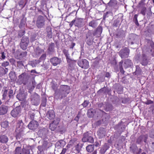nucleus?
Masks as SVG:
<instances>
[{"instance_id":"f257e3e1","label":"nucleus","mask_w":154,"mask_h":154,"mask_svg":"<svg viewBox=\"0 0 154 154\" xmlns=\"http://www.w3.org/2000/svg\"><path fill=\"white\" fill-rule=\"evenodd\" d=\"M70 89L69 86L68 85H61L60 89L55 91V97L57 98L61 99L66 97L69 93Z\"/></svg>"},{"instance_id":"f03ea898","label":"nucleus","mask_w":154,"mask_h":154,"mask_svg":"<svg viewBox=\"0 0 154 154\" xmlns=\"http://www.w3.org/2000/svg\"><path fill=\"white\" fill-rule=\"evenodd\" d=\"M134 58L135 60L139 61L143 66H147L150 63V59L145 53H143L141 55L139 53H137L135 55Z\"/></svg>"},{"instance_id":"7ed1b4c3","label":"nucleus","mask_w":154,"mask_h":154,"mask_svg":"<svg viewBox=\"0 0 154 154\" xmlns=\"http://www.w3.org/2000/svg\"><path fill=\"white\" fill-rule=\"evenodd\" d=\"M18 77L17 82L19 84L21 85L23 84V85H25L28 82L29 76L27 73L24 72L19 75Z\"/></svg>"},{"instance_id":"20e7f679","label":"nucleus","mask_w":154,"mask_h":154,"mask_svg":"<svg viewBox=\"0 0 154 154\" xmlns=\"http://www.w3.org/2000/svg\"><path fill=\"white\" fill-rule=\"evenodd\" d=\"M3 100H6L7 101L11 99H13L14 93H13V91L12 90H10L9 91L8 90L5 89L2 91Z\"/></svg>"},{"instance_id":"39448f33","label":"nucleus","mask_w":154,"mask_h":154,"mask_svg":"<svg viewBox=\"0 0 154 154\" xmlns=\"http://www.w3.org/2000/svg\"><path fill=\"white\" fill-rule=\"evenodd\" d=\"M30 100L31 104L33 105L37 106L40 103V97L38 94L34 92L31 94Z\"/></svg>"},{"instance_id":"423d86ee","label":"nucleus","mask_w":154,"mask_h":154,"mask_svg":"<svg viewBox=\"0 0 154 154\" xmlns=\"http://www.w3.org/2000/svg\"><path fill=\"white\" fill-rule=\"evenodd\" d=\"M45 19L43 16H38L35 25L38 28H44L45 26Z\"/></svg>"},{"instance_id":"0eeeda50","label":"nucleus","mask_w":154,"mask_h":154,"mask_svg":"<svg viewBox=\"0 0 154 154\" xmlns=\"http://www.w3.org/2000/svg\"><path fill=\"white\" fill-rule=\"evenodd\" d=\"M29 42L28 37L26 36H23L21 39L20 44L21 48L23 50H26Z\"/></svg>"},{"instance_id":"6e6552de","label":"nucleus","mask_w":154,"mask_h":154,"mask_svg":"<svg viewBox=\"0 0 154 154\" xmlns=\"http://www.w3.org/2000/svg\"><path fill=\"white\" fill-rule=\"evenodd\" d=\"M74 24L75 26L78 28H81L83 26V19L78 18L75 20H73L69 23V25L70 27Z\"/></svg>"},{"instance_id":"1a4fd4ad","label":"nucleus","mask_w":154,"mask_h":154,"mask_svg":"<svg viewBox=\"0 0 154 154\" xmlns=\"http://www.w3.org/2000/svg\"><path fill=\"white\" fill-rule=\"evenodd\" d=\"M82 140L83 142H88L90 143H93L94 142L93 137L88 132H87L83 134Z\"/></svg>"},{"instance_id":"9d476101","label":"nucleus","mask_w":154,"mask_h":154,"mask_svg":"<svg viewBox=\"0 0 154 154\" xmlns=\"http://www.w3.org/2000/svg\"><path fill=\"white\" fill-rule=\"evenodd\" d=\"M148 139L147 134H141L140 135L137 139L136 143L137 144H140L143 142L146 143H147V140Z\"/></svg>"},{"instance_id":"9b49d317","label":"nucleus","mask_w":154,"mask_h":154,"mask_svg":"<svg viewBox=\"0 0 154 154\" xmlns=\"http://www.w3.org/2000/svg\"><path fill=\"white\" fill-rule=\"evenodd\" d=\"M129 52V50L127 48H125L121 49L119 54L122 58H125L128 57Z\"/></svg>"},{"instance_id":"f8f14e48","label":"nucleus","mask_w":154,"mask_h":154,"mask_svg":"<svg viewBox=\"0 0 154 154\" xmlns=\"http://www.w3.org/2000/svg\"><path fill=\"white\" fill-rule=\"evenodd\" d=\"M49 61L52 65L54 66L60 65L62 62L61 58L57 57H54L51 58L50 59Z\"/></svg>"},{"instance_id":"ddd939ff","label":"nucleus","mask_w":154,"mask_h":154,"mask_svg":"<svg viewBox=\"0 0 154 154\" xmlns=\"http://www.w3.org/2000/svg\"><path fill=\"white\" fill-rule=\"evenodd\" d=\"M48 133V131L47 129L43 128L39 129L37 133L39 137L42 139H45L46 138Z\"/></svg>"},{"instance_id":"4468645a","label":"nucleus","mask_w":154,"mask_h":154,"mask_svg":"<svg viewBox=\"0 0 154 154\" xmlns=\"http://www.w3.org/2000/svg\"><path fill=\"white\" fill-rule=\"evenodd\" d=\"M63 52L66 57L67 63H69V65L73 63V62H76V61L75 60L72 59L70 58L68 50L64 49H63Z\"/></svg>"},{"instance_id":"2eb2a0df","label":"nucleus","mask_w":154,"mask_h":154,"mask_svg":"<svg viewBox=\"0 0 154 154\" xmlns=\"http://www.w3.org/2000/svg\"><path fill=\"white\" fill-rule=\"evenodd\" d=\"M21 111V106H17L11 111V114L13 117H16L20 114Z\"/></svg>"},{"instance_id":"dca6fc26","label":"nucleus","mask_w":154,"mask_h":154,"mask_svg":"<svg viewBox=\"0 0 154 154\" xmlns=\"http://www.w3.org/2000/svg\"><path fill=\"white\" fill-rule=\"evenodd\" d=\"M78 64L79 66L84 69L88 68L89 66L88 62L86 59L83 60L78 62Z\"/></svg>"},{"instance_id":"f3484780","label":"nucleus","mask_w":154,"mask_h":154,"mask_svg":"<svg viewBox=\"0 0 154 154\" xmlns=\"http://www.w3.org/2000/svg\"><path fill=\"white\" fill-rule=\"evenodd\" d=\"M10 107L4 105H2L0 106V115H4L7 113Z\"/></svg>"},{"instance_id":"a211bd4d","label":"nucleus","mask_w":154,"mask_h":154,"mask_svg":"<svg viewBox=\"0 0 154 154\" xmlns=\"http://www.w3.org/2000/svg\"><path fill=\"white\" fill-rule=\"evenodd\" d=\"M111 91V89L110 88H109L105 87L101 88L97 92L98 94L100 95L101 94L103 93L105 94H108L109 95H110V92Z\"/></svg>"},{"instance_id":"6ab92c4d","label":"nucleus","mask_w":154,"mask_h":154,"mask_svg":"<svg viewBox=\"0 0 154 154\" xmlns=\"http://www.w3.org/2000/svg\"><path fill=\"white\" fill-rule=\"evenodd\" d=\"M54 47L55 44L54 43L51 42L49 44L47 49V53L48 54L51 55L55 52Z\"/></svg>"},{"instance_id":"aec40b11","label":"nucleus","mask_w":154,"mask_h":154,"mask_svg":"<svg viewBox=\"0 0 154 154\" xmlns=\"http://www.w3.org/2000/svg\"><path fill=\"white\" fill-rule=\"evenodd\" d=\"M21 117L20 120H18L17 123V128L19 129V131L21 130H23L24 127L23 121H25L26 118L25 116H22Z\"/></svg>"},{"instance_id":"412c9836","label":"nucleus","mask_w":154,"mask_h":154,"mask_svg":"<svg viewBox=\"0 0 154 154\" xmlns=\"http://www.w3.org/2000/svg\"><path fill=\"white\" fill-rule=\"evenodd\" d=\"M106 134V131L105 128L101 127L97 131V135L100 138L104 137Z\"/></svg>"},{"instance_id":"4be33fe9","label":"nucleus","mask_w":154,"mask_h":154,"mask_svg":"<svg viewBox=\"0 0 154 154\" xmlns=\"http://www.w3.org/2000/svg\"><path fill=\"white\" fill-rule=\"evenodd\" d=\"M38 126V122L32 120L30 122L28 125V127L31 130H35L36 129Z\"/></svg>"},{"instance_id":"5701e85b","label":"nucleus","mask_w":154,"mask_h":154,"mask_svg":"<svg viewBox=\"0 0 154 154\" xmlns=\"http://www.w3.org/2000/svg\"><path fill=\"white\" fill-rule=\"evenodd\" d=\"M103 30V28L102 26L99 25L94 30L93 33L94 36H97L99 37L101 34Z\"/></svg>"},{"instance_id":"b1692460","label":"nucleus","mask_w":154,"mask_h":154,"mask_svg":"<svg viewBox=\"0 0 154 154\" xmlns=\"http://www.w3.org/2000/svg\"><path fill=\"white\" fill-rule=\"evenodd\" d=\"M24 134L23 130H21L19 132L17 133L15 135L16 139L19 142L22 141Z\"/></svg>"},{"instance_id":"393cba45","label":"nucleus","mask_w":154,"mask_h":154,"mask_svg":"<svg viewBox=\"0 0 154 154\" xmlns=\"http://www.w3.org/2000/svg\"><path fill=\"white\" fill-rule=\"evenodd\" d=\"M109 144L107 143H105L100 148V154H104L106 151L109 148Z\"/></svg>"},{"instance_id":"a878e982","label":"nucleus","mask_w":154,"mask_h":154,"mask_svg":"<svg viewBox=\"0 0 154 154\" xmlns=\"http://www.w3.org/2000/svg\"><path fill=\"white\" fill-rule=\"evenodd\" d=\"M133 66V63L131 60L127 59L124 60V67L125 68H127L129 67H132Z\"/></svg>"},{"instance_id":"bb28decb","label":"nucleus","mask_w":154,"mask_h":154,"mask_svg":"<svg viewBox=\"0 0 154 154\" xmlns=\"http://www.w3.org/2000/svg\"><path fill=\"white\" fill-rule=\"evenodd\" d=\"M23 154H33V152L30 146L23 147L22 149Z\"/></svg>"},{"instance_id":"cd10ccee","label":"nucleus","mask_w":154,"mask_h":154,"mask_svg":"<svg viewBox=\"0 0 154 154\" xmlns=\"http://www.w3.org/2000/svg\"><path fill=\"white\" fill-rule=\"evenodd\" d=\"M34 51L35 55L38 56H39L45 52L44 50L39 46H37L35 48Z\"/></svg>"},{"instance_id":"c85d7f7f","label":"nucleus","mask_w":154,"mask_h":154,"mask_svg":"<svg viewBox=\"0 0 154 154\" xmlns=\"http://www.w3.org/2000/svg\"><path fill=\"white\" fill-rule=\"evenodd\" d=\"M104 105V109L107 112L112 111L113 109V106L111 104L107 103H105Z\"/></svg>"},{"instance_id":"c756f323","label":"nucleus","mask_w":154,"mask_h":154,"mask_svg":"<svg viewBox=\"0 0 154 154\" xmlns=\"http://www.w3.org/2000/svg\"><path fill=\"white\" fill-rule=\"evenodd\" d=\"M138 150V147L137 145L134 143L132 144L130 147V152L133 154L136 153V152Z\"/></svg>"},{"instance_id":"7c9ffc66","label":"nucleus","mask_w":154,"mask_h":154,"mask_svg":"<svg viewBox=\"0 0 154 154\" xmlns=\"http://www.w3.org/2000/svg\"><path fill=\"white\" fill-rule=\"evenodd\" d=\"M25 94L22 92H20L17 95V98L20 101H23L26 98Z\"/></svg>"},{"instance_id":"2f4dec72","label":"nucleus","mask_w":154,"mask_h":154,"mask_svg":"<svg viewBox=\"0 0 154 154\" xmlns=\"http://www.w3.org/2000/svg\"><path fill=\"white\" fill-rule=\"evenodd\" d=\"M20 17L21 18V20L19 27L20 28L22 29L24 27L26 24V18L23 16Z\"/></svg>"},{"instance_id":"473e14b6","label":"nucleus","mask_w":154,"mask_h":154,"mask_svg":"<svg viewBox=\"0 0 154 154\" xmlns=\"http://www.w3.org/2000/svg\"><path fill=\"white\" fill-rule=\"evenodd\" d=\"M98 25L97 22L96 20H93L90 22H89L88 23V26L93 28H95Z\"/></svg>"},{"instance_id":"72a5a7b5","label":"nucleus","mask_w":154,"mask_h":154,"mask_svg":"<svg viewBox=\"0 0 154 154\" xmlns=\"http://www.w3.org/2000/svg\"><path fill=\"white\" fill-rule=\"evenodd\" d=\"M48 117L50 119H53L55 117L54 111L53 110H50L48 111L47 115Z\"/></svg>"},{"instance_id":"f704fd0d","label":"nucleus","mask_w":154,"mask_h":154,"mask_svg":"<svg viewBox=\"0 0 154 154\" xmlns=\"http://www.w3.org/2000/svg\"><path fill=\"white\" fill-rule=\"evenodd\" d=\"M9 75L11 82L15 81L17 78L15 72L14 71L10 72L9 74Z\"/></svg>"},{"instance_id":"c9c22d12","label":"nucleus","mask_w":154,"mask_h":154,"mask_svg":"<svg viewBox=\"0 0 154 154\" xmlns=\"http://www.w3.org/2000/svg\"><path fill=\"white\" fill-rule=\"evenodd\" d=\"M8 141V138L5 135H0V142L2 143H6Z\"/></svg>"},{"instance_id":"e433bc0d","label":"nucleus","mask_w":154,"mask_h":154,"mask_svg":"<svg viewBox=\"0 0 154 154\" xmlns=\"http://www.w3.org/2000/svg\"><path fill=\"white\" fill-rule=\"evenodd\" d=\"M95 113V111L94 109H90L88 110L87 114L89 117L92 118Z\"/></svg>"},{"instance_id":"4c0bfd02","label":"nucleus","mask_w":154,"mask_h":154,"mask_svg":"<svg viewBox=\"0 0 154 154\" xmlns=\"http://www.w3.org/2000/svg\"><path fill=\"white\" fill-rule=\"evenodd\" d=\"M116 128L118 130V131L120 132L123 131L125 128V125H122L120 124L117 125L116 127Z\"/></svg>"},{"instance_id":"58836bf2","label":"nucleus","mask_w":154,"mask_h":154,"mask_svg":"<svg viewBox=\"0 0 154 154\" xmlns=\"http://www.w3.org/2000/svg\"><path fill=\"white\" fill-rule=\"evenodd\" d=\"M35 112L33 110H30L29 112V115L30 118L33 120L34 119V117L35 115Z\"/></svg>"},{"instance_id":"ea45409f","label":"nucleus","mask_w":154,"mask_h":154,"mask_svg":"<svg viewBox=\"0 0 154 154\" xmlns=\"http://www.w3.org/2000/svg\"><path fill=\"white\" fill-rule=\"evenodd\" d=\"M124 32L122 30H120L116 34V37L117 38H120L124 36Z\"/></svg>"},{"instance_id":"a19ab883","label":"nucleus","mask_w":154,"mask_h":154,"mask_svg":"<svg viewBox=\"0 0 154 154\" xmlns=\"http://www.w3.org/2000/svg\"><path fill=\"white\" fill-rule=\"evenodd\" d=\"M47 98L45 96H43L42 97L41 100V103L40 105L41 106L45 107V106L46 104Z\"/></svg>"},{"instance_id":"79ce46f5","label":"nucleus","mask_w":154,"mask_h":154,"mask_svg":"<svg viewBox=\"0 0 154 154\" xmlns=\"http://www.w3.org/2000/svg\"><path fill=\"white\" fill-rule=\"evenodd\" d=\"M86 149L87 151L90 152H92L94 150V145H89L86 147Z\"/></svg>"},{"instance_id":"37998d69","label":"nucleus","mask_w":154,"mask_h":154,"mask_svg":"<svg viewBox=\"0 0 154 154\" xmlns=\"http://www.w3.org/2000/svg\"><path fill=\"white\" fill-rule=\"evenodd\" d=\"M136 70L134 73L136 75H139L141 74L142 72V70L138 65L136 66Z\"/></svg>"},{"instance_id":"c03bdc74","label":"nucleus","mask_w":154,"mask_h":154,"mask_svg":"<svg viewBox=\"0 0 154 154\" xmlns=\"http://www.w3.org/2000/svg\"><path fill=\"white\" fill-rule=\"evenodd\" d=\"M123 62V60H121L120 62H119V65L120 72L121 73L123 74L124 73L125 71H124L122 65Z\"/></svg>"},{"instance_id":"a18cd8bd","label":"nucleus","mask_w":154,"mask_h":154,"mask_svg":"<svg viewBox=\"0 0 154 154\" xmlns=\"http://www.w3.org/2000/svg\"><path fill=\"white\" fill-rule=\"evenodd\" d=\"M117 2L116 0H110L109 3H107L108 6L110 7L114 6L116 5Z\"/></svg>"},{"instance_id":"49530a36","label":"nucleus","mask_w":154,"mask_h":154,"mask_svg":"<svg viewBox=\"0 0 154 154\" xmlns=\"http://www.w3.org/2000/svg\"><path fill=\"white\" fill-rule=\"evenodd\" d=\"M21 148V147H17L14 151V154H23L22 153Z\"/></svg>"},{"instance_id":"de8ad7c7","label":"nucleus","mask_w":154,"mask_h":154,"mask_svg":"<svg viewBox=\"0 0 154 154\" xmlns=\"http://www.w3.org/2000/svg\"><path fill=\"white\" fill-rule=\"evenodd\" d=\"M8 122L6 121L2 122L1 124V127L5 128H7L8 126Z\"/></svg>"},{"instance_id":"09e8293b","label":"nucleus","mask_w":154,"mask_h":154,"mask_svg":"<svg viewBox=\"0 0 154 154\" xmlns=\"http://www.w3.org/2000/svg\"><path fill=\"white\" fill-rule=\"evenodd\" d=\"M138 17L137 14H135L134 15V17L133 18V21L135 23V24L137 26H139V23H138L137 17Z\"/></svg>"},{"instance_id":"8fccbe9b","label":"nucleus","mask_w":154,"mask_h":154,"mask_svg":"<svg viewBox=\"0 0 154 154\" xmlns=\"http://www.w3.org/2000/svg\"><path fill=\"white\" fill-rule=\"evenodd\" d=\"M85 40L87 44L89 45H91L93 44V38H85Z\"/></svg>"},{"instance_id":"3c124183","label":"nucleus","mask_w":154,"mask_h":154,"mask_svg":"<svg viewBox=\"0 0 154 154\" xmlns=\"http://www.w3.org/2000/svg\"><path fill=\"white\" fill-rule=\"evenodd\" d=\"M57 126L55 124H53L52 122L50 124L49 126V128L51 131H54L57 127Z\"/></svg>"},{"instance_id":"603ef678","label":"nucleus","mask_w":154,"mask_h":154,"mask_svg":"<svg viewBox=\"0 0 154 154\" xmlns=\"http://www.w3.org/2000/svg\"><path fill=\"white\" fill-rule=\"evenodd\" d=\"M92 34V32L90 30H89L86 33V38H93Z\"/></svg>"},{"instance_id":"864d4df0","label":"nucleus","mask_w":154,"mask_h":154,"mask_svg":"<svg viewBox=\"0 0 154 154\" xmlns=\"http://www.w3.org/2000/svg\"><path fill=\"white\" fill-rule=\"evenodd\" d=\"M65 141L63 140H60L57 142L56 145L60 146H63L65 144Z\"/></svg>"},{"instance_id":"5fc2aeb1","label":"nucleus","mask_w":154,"mask_h":154,"mask_svg":"<svg viewBox=\"0 0 154 154\" xmlns=\"http://www.w3.org/2000/svg\"><path fill=\"white\" fill-rule=\"evenodd\" d=\"M46 57V53H44L42 54L39 59L40 62L45 60Z\"/></svg>"},{"instance_id":"6e6d98bb","label":"nucleus","mask_w":154,"mask_h":154,"mask_svg":"<svg viewBox=\"0 0 154 154\" xmlns=\"http://www.w3.org/2000/svg\"><path fill=\"white\" fill-rule=\"evenodd\" d=\"M23 63V61H17V66L18 68H22L23 66H24Z\"/></svg>"},{"instance_id":"4d7b16f0","label":"nucleus","mask_w":154,"mask_h":154,"mask_svg":"<svg viewBox=\"0 0 154 154\" xmlns=\"http://www.w3.org/2000/svg\"><path fill=\"white\" fill-rule=\"evenodd\" d=\"M48 142L47 141H44L42 146V147L45 150H46L48 148Z\"/></svg>"},{"instance_id":"13d9d810","label":"nucleus","mask_w":154,"mask_h":154,"mask_svg":"<svg viewBox=\"0 0 154 154\" xmlns=\"http://www.w3.org/2000/svg\"><path fill=\"white\" fill-rule=\"evenodd\" d=\"M146 8L145 7H142L141 11L140 12V13L142 14L143 15L145 16L146 14Z\"/></svg>"},{"instance_id":"bf43d9fd","label":"nucleus","mask_w":154,"mask_h":154,"mask_svg":"<svg viewBox=\"0 0 154 154\" xmlns=\"http://www.w3.org/2000/svg\"><path fill=\"white\" fill-rule=\"evenodd\" d=\"M38 154H42L43 151L45 150L41 146H38Z\"/></svg>"},{"instance_id":"052dcab7","label":"nucleus","mask_w":154,"mask_h":154,"mask_svg":"<svg viewBox=\"0 0 154 154\" xmlns=\"http://www.w3.org/2000/svg\"><path fill=\"white\" fill-rule=\"evenodd\" d=\"M60 121V119L59 118H56L52 122V123L57 126L59 124Z\"/></svg>"},{"instance_id":"680f3d73","label":"nucleus","mask_w":154,"mask_h":154,"mask_svg":"<svg viewBox=\"0 0 154 154\" xmlns=\"http://www.w3.org/2000/svg\"><path fill=\"white\" fill-rule=\"evenodd\" d=\"M25 33V31L24 30H19L18 32V35L19 36L21 37Z\"/></svg>"},{"instance_id":"e2e57ef3","label":"nucleus","mask_w":154,"mask_h":154,"mask_svg":"<svg viewBox=\"0 0 154 154\" xmlns=\"http://www.w3.org/2000/svg\"><path fill=\"white\" fill-rule=\"evenodd\" d=\"M27 54V52L26 51L21 52L19 54V56L22 58L26 57Z\"/></svg>"},{"instance_id":"0e129e2a","label":"nucleus","mask_w":154,"mask_h":154,"mask_svg":"<svg viewBox=\"0 0 154 154\" xmlns=\"http://www.w3.org/2000/svg\"><path fill=\"white\" fill-rule=\"evenodd\" d=\"M119 22V20L117 19L115 20L113 23V26L115 27H117Z\"/></svg>"},{"instance_id":"69168bd1","label":"nucleus","mask_w":154,"mask_h":154,"mask_svg":"<svg viewBox=\"0 0 154 154\" xmlns=\"http://www.w3.org/2000/svg\"><path fill=\"white\" fill-rule=\"evenodd\" d=\"M89 101L85 100L84 101L82 105L84 107H86L88 105L89 103Z\"/></svg>"},{"instance_id":"338daca9","label":"nucleus","mask_w":154,"mask_h":154,"mask_svg":"<svg viewBox=\"0 0 154 154\" xmlns=\"http://www.w3.org/2000/svg\"><path fill=\"white\" fill-rule=\"evenodd\" d=\"M9 62L12 65H14V66H16L15 63L16 61L14 58H12L9 60Z\"/></svg>"},{"instance_id":"774afa93","label":"nucleus","mask_w":154,"mask_h":154,"mask_svg":"<svg viewBox=\"0 0 154 154\" xmlns=\"http://www.w3.org/2000/svg\"><path fill=\"white\" fill-rule=\"evenodd\" d=\"M36 36L35 35H32L30 38V42H33L36 39Z\"/></svg>"}]
</instances>
